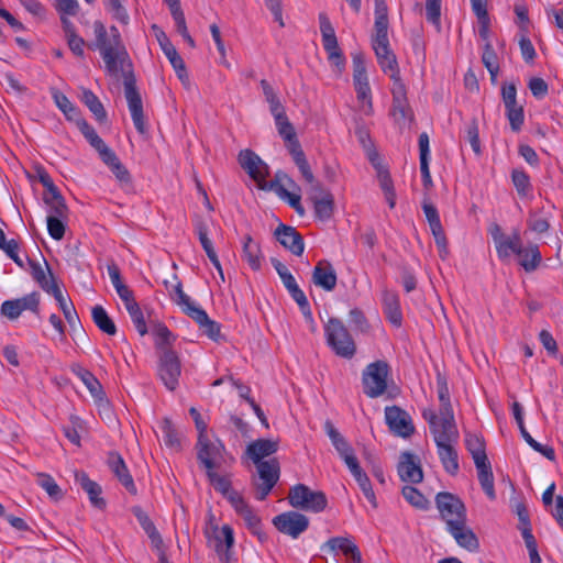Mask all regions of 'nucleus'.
<instances>
[{"label": "nucleus", "mask_w": 563, "mask_h": 563, "mask_svg": "<svg viewBox=\"0 0 563 563\" xmlns=\"http://www.w3.org/2000/svg\"><path fill=\"white\" fill-rule=\"evenodd\" d=\"M68 218H58L55 216H47V231L52 239L60 241L65 235L66 224Z\"/></svg>", "instance_id": "56"}, {"label": "nucleus", "mask_w": 563, "mask_h": 563, "mask_svg": "<svg viewBox=\"0 0 563 563\" xmlns=\"http://www.w3.org/2000/svg\"><path fill=\"white\" fill-rule=\"evenodd\" d=\"M353 82H368L366 65L362 54H354L353 58Z\"/></svg>", "instance_id": "62"}, {"label": "nucleus", "mask_w": 563, "mask_h": 563, "mask_svg": "<svg viewBox=\"0 0 563 563\" xmlns=\"http://www.w3.org/2000/svg\"><path fill=\"white\" fill-rule=\"evenodd\" d=\"M78 128L89 144L99 153L100 158L106 154V152L111 150L98 135L95 128L91 126L87 121L79 120Z\"/></svg>", "instance_id": "37"}, {"label": "nucleus", "mask_w": 563, "mask_h": 563, "mask_svg": "<svg viewBox=\"0 0 563 563\" xmlns=\"http://www.w3.org/2000/svg\"><path fill=\"white\" fill-rule=\"evenodd\" d=\"M239 163L249 176L257 183L260 189L275 191L276 195L280 199L286 200L298 214H305L300 195L290 192L283 185V181H286L289 187H297L295 181L287 174L277 172L273 180L266 181V177L269 175L268 166L251 150L240 152Z\"/></svg>", "instance_id": "1"}, {"label": "nucleus", "mask_w": 563, "mask_h": 563, "mask_svg": "<svg viewBox=\"0 0 563 563\" xmlns=\"http://www.w3.org/2000/svg\"><path fill=\"white\" fill-rule=\"evenodd\" d=\"M385 420L390 432L397 437L407 439L415 433L410 415L398 406L385 408Z\"/></svg>", "instance_id": "14"}, {"label": "nucleus", "mask_w": 563, "mask_h": 563, "mask_svg": "<svg viewBox=\"0 0 563 563\" xmlns=\"http://www.w3.org/2000/svg\"><path fill=\"white\" fill-rule=\"evenodd\" d=\"M107 464L124 488L135 495L137 492L136 486L121 454L114 451L109 452Z\"/></svg>", "instance_id": "23"}, {"label": "nucleus", "mask_w": 563, "mask_h": 563, "mask_svg": "<svg viewBox=\"0 0 563 563\" xmlns=\"http://www.w3.org/2000/svg\"><path fill=\"white\" fill-rule=\"evenodd\" d=\"M512 184L521 198L528 197L532 191L529 175L522 169H514L511 173Z\"/></svg>", "instance_id": "48"}, {"label": "nucleus", "mask_w": 563, "mask_h": 563, "mask_svg": "<svg viewBox=\"0 0 563 563\" xmlns=\"http://www.w3.org/2000/svg\"><path fill=\"white\" fill-rule=\"evenodd\" d=\"M426 18L438 32L441 31V0H426Z\"/></svg>", "instance_id": "55"}, {"label": "nucleus", "mask_w": 563, "mask_h": 563, "mask_svg": "<svg viewBox=\"0 0 563 563\" xmlns=\"http://www.w3.org/2000/svg\"><path fill=\"white\" fill-rule=\"evenodd\" d=\"M383 311L386 319L396 328L402 324V312L399 296L395 291L385 289L383 291Z\"/></svg>", "instance_id": "30"}, {"label": "nucleus", "mask_w": 563, "mask_h": 563, "mask_svg": "<svg viewBox=\"0 0 563 563\" xmlns=\"http://www.w3.org/2000/svg\"><path fill=\"white\" fill-rule=\"evenodd\" d=\"M158 377L168 390H175L179 385L181 363L179 356L172 349H164L158 356Z\"/></svg>", "instance_id": "13"}, {"label": "nucleus", "mask_w": 563, "mask_h": 563, "mask_svg": "<svg viewBox=\"0 0 563 563\" xmlns=\"http://www.w3.org/2000/svg\"><path fill=\"white\" fill-rule=\"evenodd\" d=\"M288 501L294 508L316 514L323 511L328 505L323 492L312 490L305 484H297L289 489Z\"/></svg>", "instance_id": "6"}, {"label": "nucleus", "mask_w": 563, "mask_h": 563, "mask_svg": "<svg viewBox=\"0 0 563 563\" xmlns=\"http://www.w3.org/2000/svg\"><path fill=\"white\" fill-rule=\"evenodd\" d=\"M397 471L402 482L418 484L423 479L420 460L410 452L401 453Z\"/></svg>", "instance_id": "20"}, {"label": "nucleus", "mask_w": 563, "mask_h": 563, "mask_svg": "<svg viewBox=\"0 0 563 563\" xmlns=\"http://www.w3.org/2000/svg\"><path fill=\"white\" fill-rule=\"evenodd\" d=\"M261 87L265 96V100L269 104V110L273 117L285 113V108L280 103L276 92L266 79L261 80Z\"/></svg>", "instance_id": "49"}, {"label": "nucleus", "mask_w": 563, "mask_h": 563, "mask_svg": "<svg viewBox=\"0 0 563 563\" xmlns=\"http://www.w3.org/2000/svg\"><path fill=\"white\" fill-rule=\"evenodd\" d=\"M488 232L494 241L498 258L505 262L507 260V249L512 247L511 243L515 240V230L511 235H506L499 224L493 223L489 227Z\"/></svg>", "instance_id": "32"}, {"label": "nucleus", "mask_w": 563, "mask_h": 563, "mask_svg": "<svg viewBox=\"0 0 563 563\" xmlns=\"http://www.w3.org/2000/svg\"><path fill=\"white\" fill-rule=\"evenodd\" d=\"M278 450V442L269 439H258L251 442L246 448V455L253 463H263L265 457L276 453Z\"/></svg>", "instance_id": "31"}, {"label": "nucleus", "mask_w": 563, "mask_h": 563, "mask_svg": "<svg viewBox=\"0 0 563 563\" xmlns=\"http://www.w3.org/2000/svg\"><path fill=\"white\" fill-rule=\"evenodd\" d=\"M158 43L161 45L162 51L164 52L165 56L168 58L169 63L172 64L173 68L175 69L177 77L183 81H188V73L186 69V65L181 56L178 54L175 46L172 44L169 38L166 36L164 32L161 33V35L157 36Z\"/></svg>", "instance_id": "24"}, {"label": "nucleus", "mask_w": 563, "mask_h": 563, "mask_svg": "<svg viewBox=\"0 0 563 563\" xmlns=\"http://www.w3.org/2000/svg\"><path fill=\"white\" fill-rule=\"evenodd\" d=\"M29 260L30 274L32 278L38 284V286L49 294L53 289L58 287L56 279L48 266V263L44 260V264L40 262Z\"/></svg>", "instance_id": "25"}, {"label": "nucleus", "mask_w": 563, "mask_h": 563, "mask_svg": "<svg viewBox=\"0 0 563 563\" xmlns=\"http://www.w3.org/2000/svg\"><path fill=\"white\" fill-rule=\"evenodd\" d=\"M194 229L208 258L216 255L217 253L213 249L212 242L208 238L207 222L200 217H197L194 221Z\"/></svg>", "instance_id": "46"}, {"label": "nucleus", "mask_w": 563, "mask_h": 563, "mask_svg": "<svg viewBox=\"0 0 563 563\" xmlns=\"http://www.w3.org/2000/svg\"><path fill=\"white\" fill-rule=\"evenodd\" d=\"M276 529L292 539H297L309 527V519L297 511H287L273 519Z\"/></svg>", "instance_id": "17"}, {"label": "nucleus", "mask_w": 563, "mask_h": 563, "mask_svg": "<svg viewBox=\"0 0 563 563\" xmlns=\"http://www.w3.org/2000/svg\"><path fill=\"white\" fill-rule=\"evenodd\" d=\"M375 1V22H374V34H388L389 21H388V7L385 0Z\"/></svg>", "instance_id": "43"}, {"label": "nucleus", "mask_w": 563, "mask_h": 563, "mask_svg": "<svg viewBox=\"0 0 563 563\" xmlns=\"http://www.w3.org/2000/svg\"><path fill=\"white\" fill-rule=\"evenodd\" d=\"M223 449L222 443H212L206 435L198 438L197 459L206 467L207 472L218 467L217 459L221 457Z\"/></svg>", "instance_id": "21"}, {"label": "nucleus", "mask_w": 563, "mask_h": 563, "mask_svg": "<svg viewBox=\"0 0 563 563\" xmlns=\"http://www.w3.org/2000/svg\"><path fill=\"white\" fill-rule=\"evenodd\" d=\"M528 229L538 234H542L549 231L550 222L545 217H541L537 211H530L527 220Z\"/></svg>", "instance_id": "58"}, {"label": "nucleus", "mask_w": 563, "mask_h": 563, "mask_svg": "<svg viewBox=\"0 0 563 563\" xmlns=\"http://www.w3.org/2000/svg\"><path fill=\"white\" fill-rule=\"evenodd\" d=\"M38 485L55 500L62 498L63 493L55 479L47 474H40L37 479Z\"/></svg>", "instance_id": "59"}, {"label": "nucleus", "mask_w": 563, "mask_h": 563, "mask_svg": "<svg viewBox=\"0 0 563 563\" xmlns=\"http://www.w3.org/2000/svg\"><path fill=\"white\" fill-rule=\"evenodd\" d=\"M257 470V478H254L255 497L264 500L274 486L277 484L280 475V465L277 459L273 457L263 463H255Z\"/></svg>", "instance_id": "12"}, {"label": "nucleus", "mask_w": 563, "mask_h": 563, "mask_svg": "<svg viewBox=\"0 0 563 563\" xmlns=\"http://www.w3.org/2000/svg\"><path fill=\"white\" fill-rule=\"evenodd\" d=\"M312 282L325 291H332L335 288L338 277L330 262L322 260L317 263L312 272Z\"/></svg>", "instance_id": "26"}, {"label": "nucleus", "mask_w": 563, "mask_h": 563, "mask_svg": "<svg viewBox=\"0 0 563 563\" xmlns=\"http://www.w3.org/2000/svg\"><path fill=\"white\" fill-rule=\"evenodd\" d=\"M465 445L467 451L471 453L475 464H484V461L488 460L484 440L473 433H467L465 438Z\"/></svg>", "instance_id": "40"}, {"label": "nucleus", "mask_w": 563, "mask_h": 563, "mask_svg": "<svg viewBox=\"0 0 563 563\" xmlns=\"http://www.w3.org/2000/svg\"><path fill=\"white\" fill-rule=\"evenodd\" d=\"M165 445L174 451L181 449L180 437L168 418H164L159 424Z\"/></svg>", "instance_id": "42"}, {"label": "nucleus", "mask_w": 563, "mask_h": 563, "mask_svg": "<svg viewBox=\"0 0 563 563\" xmlns=\"http://www.w3.org/2000/svg\"><path fill=\"white\" fill-rule=\"evenodd\" d=\"M451 523H453L451 521ZM450 534L454 538L456 543L466 549L470 552H476L479 549V541L473 530L467 527L466 521L459 525H452V527L446 529Z\"/></svg>", "instance_id": "27"}, {"label": "nucleus", "mask_w": 563, "mask_h": 563, "mask_svg": "<svg viewBox=\"0 0 563 563\" xmlns=\"http://www.w3.org/2000/svg\"><path fill=\"white\" fill-rule=\"evenodd\" d=\"M478 473L479 484L486 494V496L494 500L496 498L495 487H494V475L492 472V465L488 460L484 461V464H475Z\"/></svg>", "instance_id": "38"}, {"label": "nucleus", "mask_w": 563, "mask_h": 563, "mask_svg": "<svg viewBox=\"0 0 563 563\" xmlns=\"http://www.w3.org/2000/svg\"><path fill=\"white\" fill-rule=\"evenodd\" d=\"M213 516H210V527L206 529V536L214 542V550L221 561H229L230 550L234 544L233 529L224 525L221 529L212 523Z\"/></svg>", "instance_id": "16"}, {"label": "nucleus", "mask_w": 563, "mask_h": 563, "mask_svg": "<svg viewBox=\"0 0 563 563\" xmlns=\"http://www.w3.org/2000/svg\"><path fill=\"white\" fill-rule=\"evenodd\" d=\"M81 101L92 112L95 118L99 122H104L107 119V112L100 102L99 98L89 89H84L81 93Z\"/></svg>", "instance_id": "45"}, {"label": "nucleus", "mask_w": 563, "mask_h": 563, "mask_svg": "<svg viewBox=\"0 0 563 563\" xmlns=\"http://www.w3.org/2000/svg\"><path fill=\"white\" fill-rule=\"evenodd\" d=\"M390 367L385 361L369 363L362 374L364 394L369 398L382 396L387 389Z\"/></svg>", "instance_id": "7"}, {"label": "nucleus", "mask_w": 563, "mask_h": 563, "mask_svg": "<svg viewBox=\"0 0 563 563\" xmlns=\"http://www.w3.org/2000/svg\"><path fill=\"white\" fill-rule=\"evenodd\" d=\"M124 307L128 310L136 331L140 333V335H145L147 333V327L143 312L136 300L125 305Z\"/></svg>", "instance_id": "53"}, {"label": "nucleus", "mask_w": 563, "mask_h": 563, "mask_svg": "<svg viewBox=\"0 0 563 563\" xmlns=\"http://www.w3.org/2000/svg\"><path fill=\"white\" fill-rule=\"evenodd\" d=\"M393 115L396 121L411 119L412 112L407 98L393 99Z\"/></svg>", "instance_id": "63"}, {"label": "nucleus", "mask_w": 563, "mask_h": 563, "mask_svg": "<svg viewBox=\"0 0 563 563\" xmlns=\"http://www.w3.org/2000/svg\"><path fill=\"white\" fill-rule=\"evenodd\" d=\"M437 391L440 401L439 412L431 408L424 409L422 411L423 419L429 427L456 426L448 382L441 374L437 376Z\"/></svg>", "instance_id": "4"}, {"label": "nucleus", "mask_w": 563, "mask_h": 563, "mask_svg": "<svg viewBox=\"0 0 563 563\" xmlns=\"http://www.w3.org/2000/svg\"><path fill=\"white\" fill-rule=\"evenodd\" d=\"M52 97L55 101V104L58 107L63 113L71 119L74 115L77 114L76 107L70 102V100L59 90L53 89L52 90Z\"/></svg>", "instance_id": "57"}, {"label": "nucleus", "mask_w": 563, "mask_h": 563, "mask_svg": "<svg viewBox=\"0 0 563 563\" xmlns=\"http://www.w3.org/2000/svg\"><path fill=\"white\" fill-rule=\"evenodd\" d=\"M324 430L330 438L332 445L339 452L347 446H350L349 442L339 432V430L333 426L330 420H327L324 423Z\"/></svg>", "instance_id": "61"}, {"label": "nucleus", "mask_w": 563, "mask_h": 563, "mask_svg": "<svg viewBox=\"0 0 563 563\" xmlns=\"http://www.w3.org/2000/svg\"><path fill=\"white\" fill-rule=\"evenodd\" d=\"M482 62L485 65V67L487 68V70L489 71L492 79L495 80V78L498 74V70H499V66L497 63L496 53L489 42H487L484 46Z\"/></svg>", "instance_id": "54"}, {"label": "nucleus", "mask_w": 563, "mask_h": 563, "mask_svg": "<svg viewBox=\"0 0 563 563\" xmlns=\"http://www.w3.org/2000/svg\"><path fill=\"white\" fill-rule=\"evenodd\" d=\"M309 199L313 205L314 216L320 221H328L334 212V197L321 184L310 187Z\"/></svg>", "instance_id": "18"}, {"label": "nucleus", "mask_w": 563, "mask_h": 563, "mask_svg": "<svg viewBox=\"0 0 563 563\" xmlns=\"http://www.w3.org/2000/svg\"><path fill=\"white\" fill-rule=\"evenodd\" d=\"M511 245V249H507V260L505 262H508L515 255L518 264L527 273L534 272L540 266L542 255L539 246L533 243L523 245L519 230H515V240Z\"/></svg>", "instance_id": "10"}, {"label": "nucleus", "mask_w": 563, "mask_h": 563, "mask_svg": "<svg viewBox=\"0 0 563 563\" xmlns=\"http://www.w3.org/2000/svg\"><path fill=\"white\" fill-rule=\"evenodd\" d=\"M435 505L441 519L445 522L446 529L453 525L466 521V508L464 503L455 495L448 492H440L435 496Z\"/></svg>", "instance_id": "11"}, {"label": "nucleus", "mask_w": 563, "mask_h": 563, "mask_svg": "<svg viewBox=\"0 0 563 563\" xmlns=\"http://www.w3.org/2000/svg\"><path fill=\"white\" fill-rule=\"evenodd\" d=\"M319 23L322 44L328 54V60L334 68V71L340 75L345 67L346 59L339 46L334 27L325 13L319 14Z\"/></svg>", "instance_id": "8"}, {"label": "nucleus", "mask_w": 563, "mask_h": 563, "mask_svg": "<svg viewBox=\"0 0 563 563\" xmlns=\"http://www.w3.org/2000/svg\"><path fill=\"white\" fill-rule=\"evenodd\" d=\"M404 498L413 507L420 510L429 509V500L413 486H405L402 488Z\"/></svg>", "instance_id": "51"}, {"label": "nucleus", "mask_w": 563, "mask_h": 563, "mask_svg": "<svg viewBox=\"0 0 563 563\" xmlns=\"http://www.w3.org/2000/svg\"><path fill=\"white\" fill-rule=\"evenodd\" d=\"M78 376L96 400L101 401L104 399L102 385L91 372L87 369H80L78 372Z\"/></svg>", "instance_id": "47"}, {"label": "nucleus", "mask_w": 563, "mask_h": 563, "mask_svg": "<svg viewBox=\"0 0 563 563\" xmlns=\"http://www.w3.org/2000/svg\"><path fill=\"white\" fill-rule=\"evenodd\" d=\"M49 295H52L57 301L60 310L64 313L66 321L69 323L70 327L74 328L76 324L80 323L78 313L73 302L64 296L59 286L53 289L49 292Z\"/></svg>", "instance_id": "35"}, {"label": "nucleus", "mask_w": 563, "mask_h": 563, "mask_svg": "<svg viewBox=\"0 0 563 563\" xmlns=\"http://www.w3.org/2000/svg\"><path fill=\"white\" fill-rule=\"evenodd\" d=\"M422 210L429 223L431 233L434 238L439 254L442 258H444L448 255V240L440 220L438 209L430 201L423 200Z\"/></svg>", "instance_id": "19"}, {"label": "nucleus", "mask_w": 563, "mask_h": 563, "mask_svg": "<svg viewBox=\"0 0 563 563\" xmlns=\"http://www.w3.org/2000/svg\"><path fill=\"white\" fill-rule=\"evenodd\" d=\"M43 201L48 208V216L68 218L69 210L59 190L52 194H44Z\"/></svg>", "instance_id": "36"}, {"label": "nucleus", "mask_w": 563, "mask_h": 563, "mask_svg": "<svg viewBox=\"0 0 563 563\" xmlns=\"http://www.w3.org/2000/svg\"><path fill=\"white\" fill-rule=\"evenodd\" d=\"M106 8L112 13L113 19L122 24L129 23V14L121 0H104Z\"/></svg>", "instance_id": "64"}, {"label": "nucleus", "mask_w": 563, "mask_h": 563, "mask_svg": "<svg viewBox=\"0 0 563 563\" xmlns=\"http://www.w3.org/2000/svg\"><path fill=\"white\" fill-rule=\"evenodd\" d=\"M242 258L253 271L261 269L263 261L261 246L257 242L253 241L251 235L243 238Z\"/></svg>", "instance_id": "34"}, {"label": "nucleus", "mask_w": 563, "mask_h": 563, "mask_svg": "<svg viewBox=\"0 0 563 563\" xmlns=\"http://www.w3.org/2000/svg\"><path fill=\"white\" fill-rule=\"evenodd\" d=\"M124 95L128 107L131 112L133 124L141 135L148 132L146 120L143 111V102L141 95L136 88V80L132 71L124 74Z\"/></svg>", "instance_id": "9"}, {"label": "nucleus", "mask_w": 563, "mask_h": 563, "mask_svg": "<svg viewBox=\"0 0 563 563\" xmlns=\"http://www.w3.org/2000/svg\"><path fill=\"white\" fill-rule=\"evenodd\" d=\"M506 117L509 121L510 129L514 132H519L525 123V110L520 104H512L505 107Z\"/></svg>", "instance_id": "52"}, {"label": "nucleus", "mask_w": 563, "mask_h": 563, "mask_svg": "<svg viewBox=\"0 0 563 563\" xmlns=\"http://www.w3.org/2000/svg\"><path fill=\"white\" fill-rule=\"evenodd\" d=\"M207 477L210 484L219 492L224 498L234 492L231 487V481L228 476L219 475L214 470L207 472Z\"/></svg>", "instance_id": "50"}, {"label": "nucleus", "mask_w": 563, "mask_h": 563, "mask_svg": "<svg viewBox=\"0 0 563 563\" xmlns=\"http://www.w3.org/2000/svg\"><path fill=\"white\" fill-rule=\"evenodd\" d=\"M324 334L328 345L338 356L352 358L355 355V342L341 320L330 318L324 327Z\"/></svg>", "instance_id": "5"}, {"label": "nucleus", "mask_w": 563, "mask_h": 563, "mask_svg": "<svg viewBox=\"0 0 563 563\" xmlns=\"http://www.w3.org/2000/svg\"><path fill=\"white\" fill-rule=\"evenodd\" d=\"M372 47L377 63L385 74L389 76L399 71L396 55L390 49L388 34H373Z\"/></svg>", "instance_id": "15"}, {"label": "nucleus", "mask_w": 563, "mask_h": 563, "mask_svg": "<svg viewBox=\"0 0 563 563\" xmlns=\"http://www.w3.org/2000/svg\"><path fill=\"white\" fill-rule=\"evenodd\" d=\"M323 548L329 549V551L334 554L341 551L344 555L351 558L352 563H362V554L358 547L349 538H331L325 542Z\"/></svg>", "instance_id": "29"}, {"label": "nucleus", "mask_w": 563, "mask_h": 563, "mask_svg": "<svg viewBox=\"0 0 563 563\" xmlns=\"http://www.w3.org/2000/svg\"><path fill=\"white\" fill-rule=\"evenodd\" d=\"M91 316L95 324L106 334L114 335L117 333V327L113 320L109 317L106 309L102 306H95L91 310Z\"/></svg>", "instance_id": "41"}, {"label": "nucleus", "mask_w": 563, "mask_h": 563, "mask_svg": "<svg viewBox=\"0 0 563 563\" xmlns=\"http://www.w3.org/2000/svg\"><path fill=\"white\" fill-rule=\"evenodd\" d=\"M133 514L151 541L157 547L162 544V537L150 517L140 507L133 508Z\"/></svg>", "instance_id": "44"}, {"label": "nucleus", "mask_w": 563, "mask_h": 563, "mask_svg": "<svg viewBox=\"0 0 563 563\" xmlns=\"http://www.w3.org/2000/svg\"><path fill=\"white\" fill-rule=\"evenodd\" d=\"M102 162L110 167L120 183L130 184L131 175L125 166L120 162L117 154L110 150L101 157Z\"/></svg>", "instance_id": "39"}, {"label": "nucleus", "mask_w": 563, "mask_h": 563, "mask_svg": "<svg viewBox=\"0 0 563 563\" xmlns=\"http://www.w3.org/2000/svg\"><path fill=\"white\" fill-rule=\"evenodd\" d=\"M191 312L194 313L191 319L198 323L203 334L213 341H218L221 336V325L217 321L211 320L202 308L191 309Z\"/></svg>", "instance_id": "33"}, {"label": "nucleus", "mask_w": 563, "mask_h": 563, "mask_svg": "<svg viewBox=\"0 0 563 563\" xmlns=\"http://www.w3.org/2000/svg\"><path fill=\"white\" fill-rule=\"evenodd\" d=\"M275 236L294 255L300 256L303 253V239L294 227L280 223L275 230Z\"/></svg>", "instance_id": "22"}, {"label": "nucleus", "mask_w": 563, "mask_h": 563, "mask_svg": "<svg viewBox=\"0 0 563 563\" xmlns=\"http://www.w3.org/2000/svg\"><path fill=\"white\" fill-rule=\"evenodd\" d=\"M93 29L96 35L93 46L100 52L106 70L112 76H118L123 70L124 63L129 60L119 30L111 26L110 34H108L107 29L99 21L93 23Z\"/></svg>", "instance_id": "2"}, {"label": "nucleus", "mask_w": 563, "mask_h": 563, "mask_svg": "<svg viewBox=\"0 0 563 563\" xmlns=\"http://www.w3.org/2000/svg\"><path fill=\"white\" fill-rule=\"evenodd\" d=\"M75 481L88 495L93 507L98 509H103L106 507V500L101 497V486L97 482L90 479L87 473L76 472Z\"/></svg>", "instance_id": "28"}, {"label": "nucleus", "mask_w": 563, "mask_h": 563, "mask_svg": "<svg viewBox=\"0 0 563 563\" xmlns=\"http://www.w3.org/2000/svg\"><path fill=\"white\" fill-rule=\"evenodd\" d=\"M437 445L439 459L443 468L455 475L460 470L459 455L455 445L459 443L460 433L456 426L429 427Z\"/></svg>", "instance_id": "3"}, {"label": "nucleus", "mask_w": 563, "mask_h": 563, "mask_svg": "<svg viewBox=\"0 0 563 563\" xmlns=\"http://www.w3.org/2000/svg\"><path fill=\"white\" fill-rule=\"evenodd\" d=\"M522 538L525 540V544L529 552L530 563H541V558L538 552L537 540L532 534L531 528H522L521 529Z\"/></svg>", "instance_id": "60"}]
</instances>
